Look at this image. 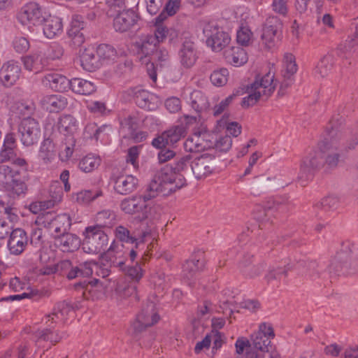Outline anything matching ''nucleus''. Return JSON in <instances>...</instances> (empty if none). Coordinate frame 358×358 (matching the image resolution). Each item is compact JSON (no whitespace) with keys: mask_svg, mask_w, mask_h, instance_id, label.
I'll list each match as a JSON object with an SVG mask.
<instances>
[{"mask_svg":"<svg viewBox=\"0 0 358 358\" xmlns=\"http://www.w3.org/2000/svg\"><path fill=\"white\" fill-rule=\"evenodd\" d=\"M344 122L343 117H333L327 127V136L320 143V149L326 153L324 171L329 172L337 167L341 155L352 150L358 144V134L350 135L341 129Z\"/></svg>","mask_w":358,"mask_h":358,"instance_id":"1","label":"nucleus"},{"mask_svg":"<svg viewBox=\"0 0 358 358\" xmlns=\"http://www.w3.org/2000/svg\"><path fill=\"white\" fill-rule=\"evenodd\" d=\"M190 165V155L180 157L173 164H166L162 167L152 181H156L161 194L169 195L185 185V177H192Z\"/></svg>","mask_w":358,"mask_h":358,"instance_id":"2","label":"nucleus"},{"mask_svg":"<svg viewBox=\"0 0 358 358\" xmlns=\"http://www.w3.org/2000/svg\"><path fill=\"white\" fill-rule=\"evenodd\" d=\"M159 193L161 192L159 186L156 185V181L152 180L143 194H136L124 199L120 203V208L129 215L139 213V218L141 220L158 219L159 206H150L148 201L155 198Z\"/></svg>","mask_w":358,"mask_h":358,"instance_id":"3","label":"nucleus"},{"mask_svg":"<svg viewBox=\"0 0 358 358\" xmlns=\"http://www.w3.org/2000/svg\"><path fill=\"white\" fill-rule=\"evenodd\" d=\"M275 337V333L271 324L262 322L259 326L257 331L251 334L250 339L245 337L238 338L235 343L236 352L238 358H250L249 352L254 355H262L272 349L271 340Z\"/></svg>","mask_w":358,"mask_h":358,"instance_id":"4","label":"nucleus"},{"mask_svg":"<svg viewBox=\"0 0 358 358\" xmlns=\"http://www.w3.org/2000/svg\"><path fill=\"white\" fill-rule=\"evenodd\" d=\"M138 53L141 55V60L147 65V71L150 78L157 80L156 69L159 65L162 67L164 62H166L169 58V52L165 48L159 47L155 42L154 37L149 35L141 37L134 43Z\"/></svg>","mask_w":358,"mask_h":358,"instance_id":"5","label":"nucleus"},{"mask_svg":"<svg viewBox=\"0 0 358 358\" xmlns=\"http://www.w3.org/2000/svg\"><path fill=\"white\" fill-rule=\"evenodd\" d=\"M330 269L338 276H348L358 271V255L353 243L345 241L341 244L330 264Z\"/></svg>","mask_w":358,"mask_h":358,"instance_id":"6","label":"nucleus"},{"mask_svg":"<svg viewBox=\"0 0 358 358\" xmlns=\"http://www.w3.org/2000/svg\"><path fill=\"white\" fill-rule=\"evenodd\" d=\"M83 250L89 254H98L105 250L108 236L103 231V225L96 224L85 228L83 232Z\"/></svg>","mask_w":358,"mask_h":358,"instance_id":"7","label":"nucleus"},{"mask_svg":"<svg viewBox=\"0 0 358 358\" xmlns=\"http://www.w3.org/2000/svg\"><path fill=\"white\" fill-rule=\"evenodd\" d=\"M324 166V159L320 152H313L304 157L300 162L297 180L301 185L311 179Z\"/></svg>","mask_w":358,"mask_h":358,"instance_id":"8","label":"nucleus"},{"mask_svg":"<svg viewBox=\"0 0 358 358\" xmlns=\"http://www.w3.org/2000/svg\"><path fill=\"white\" fill-rule=\"evenodd\" d=\"M203 33L207 38V45L211 47L214 51L219 52L222 50L231 41L228 33L220 29L214 24H206L203 27Z\"/></svg>","mask_w":358,"mask_h":358,"instance_id":"9","label":"nucleus"},{"mask_svg":"<svg viewBox=\"0 0 358 358\" xmlns=\"http://www.w3.org/2000/svg\"><path fill=\"white\" fill-rule=\"evenodd\" d=\"M20 140L25 146L37 143L41 136V130L38 122L34 118H23L18 127Z\"/></svg>","mask_w":358,"mask_h":358,"instance_id":"10","label":"nucleus"},{"mask_svg":"<svg viewBox=\"0 0 358 358\" xmlns=\"http://www.w3.org/2000/svg\"><path fill=\"white\" fill-rule=\"evenodd\" d=\"M159 320V316L156 310L155 305L152 302L148 303L137 315L136 321L133 323V329L135 333L142 332L147 327L156 324Z\"/></svg>","mask_w":358,"mask_h":358,"instance_id":"11","label":"nucleus"},{"mask_svg":"<svg viewBox=\"0 0 358 358\" xmlns=\"http://www.w3.org/2000/svg\"><path fill=\"white\" fill-rule=\"evenodd\" d=\"M282 28V22L277 16H269L266 18L262 29V40L268 48L274 45L275 41L280 38Z\"/></svg>","mask_w":358,"mask_h":358,"instance_id":"12","label":"nucleus"},{"mask_svg":"<svg viewBox=\"0 0 358 358\" xmlns=\"http://www.w3.org/2000/svg\"><path fill=\"white\" fill-rule=\"evenodd\" d=\"M215 164V157L211 154H203L191 161L192 176L201 179L210 174Z\"/></svg>","mask_w":358,"mask_h":358,"instance_id":"13","label":"nucleus"},{"mask_svg":"<svg viewBox=\"0 0 358 358\" xmlns=\"http://www.w3.org/2000/svg\"><path fill=\"white\" fill-rule=\"evenodd\" d=\"M291 204L289 196L282 195L270 199L264 208H259L255 217L259 222L267 221L266 210H273L279 213H286L288 210L287 206Z\"/></svg>","mask_w":358,"mask_h":358,"instance_id":"14","label":"nucleus"},{"mask_svg":"<svg viewBox=\"0 0 358 358\" xmlns=\"http://www.w3.org/2000/svg\"><path fill=\"white\" fill-rule=\"evenodd\" d=\"M17 17L22 24L39 25L44 21L45 17L41 6L35 2H30L22 8Z\"/></svg>","mask_w":358,"mask_h":358,"instance_id":"15","label":"nucleus"},{"mask_svg":"<svg viewBox=\"0 0 358 358\" xmlns=\"http://www.w3.org/2000/svg\"><path fill=\"white\" fill-rule=\"evenodd\" d=\"M0 206L3 208V210L0 212L6 215L5 218L0 219V239H3L10 236L12 231L14 230L13 224L17 222L18 215L16 208L10 206H5L2 201H0Z\"/></svg>","mask_w":358,"mask_h":358,"instance_id":"16","label":"nucleus"},{"mask_svg":"<svg viewBox=\"0 0 358 358\" xmlns=\"http://www.w3.org/2000/svg\"><path fill=\"white\" fill-rule=\"evenodd\" d=\"M101 259L109 263L112 266L117 267L120 270H125L127 255L123 249V245L113 243L110 247L101 254Z\"/></svg>","mask_w":358,"mask_h":358,"instance_id":"17","label":"nucleus"},{"mask_svg":"<svg viewBox=\"0 0 358 358\" xmlns=\"http://www.w3.org/2000/svg\"><path fill=\"white\" fill-rule=\"evenodd\" d=\"M138 15L131 9L122 10L113 19V27L116 31L126 32L130 30L138 21Z\"/></svg>","mask_w":358,"mask_h":358,"instance_id":"18","label":"nucleus"},{"mask_svg":"<svg viewBox=\"0 0 358 358\" xmlns=\"http://www.w3.org/2000/svg\"><path fill=\"white\" fill-rule=\"evenodd\" d=\"M181 64L185 68L192 66L197 59V52L195 43L192 38H185L182 42L178 52Z\"/></svg>","mask_w":358,"mask_h":358,"instance_id":"19","label":"nucleus"},{"mask_svg":"<svg viewBox=\"0 0 358 358\" xmlns=\"http://www.w3.org/2000/svg\"><path fill=\"white\" fill-rule=\"evenodd\" d=\"M55 245L64 252H73L77 250L81 244L80 238L68 231L54 237Z\"/></svg>","mask_w":358,"mask_h":358,"instance_id":"20","label":"nucleus"},{"mask_svg":"<svg viewBox=\"0 0 358 358\" xmlns=\"http://www.w3.org/2000/svg\"><path fill=\"white\" fill-rule=\"evenodd\" d=\"M28 237L24 230L17 228L12 231L8 242V247L11 254L18 255L25 249Z\"/></svg>","mask_w":358,"mask_h":358,"instance_id":"21","label":"nucleus"},{"mask_svg":"<svg viewBox=\"0 0 358 358\" xmlns=\"http://www.w3.org/2000/svg\"><path fill=\"white\" fill-rule=\"evenodd\" d=\"M21 73L20 66L13 61L3 65L0 70V80L6 87H10L19 79Z\"/></svg>","mask_w":358,"mask_h":358,"instance_id":"22","label":"nucleus"},{"mask_svg":"<svg viewBox=\"0 0 358 358\" xmlns=\"http://www.w3.org/2000/svg\"><path fill=\"white\" fill-rule=\"evenodd\" d=\"M41 107L50 113H59L66 108L68 104L67 99L59 94H51L43 96L41 101Z\"/></svg>","mask_w":358,"mask_h":358,"instance_id":"23","label":"nucleus"},{"mask_svg":"<svg viewBox=\"0 0 358 358\" xmlns=\"http://www.w3.org/2000/svg\"><path fill=\"white\" fill-rule=\"evenodd\" d=\"M42 83L45 86L57 92H66L71 87V80L57 73L46 74L42 78Z\"/></svg>","mask_w":358,"mask_h":358,"instance_id":"24","label":"nucleus"},{"mask_svg":"<svg viewBox=\"0 0 358 358\" xmlns=\"http://www.w3.org/2000/svg\"><path fill=\"white\" fill-rule=\"evenodd\" d=\"M24 68L30 71L40 72L46 65L47 59L41 51L22 57Z\"/></svg>","mask_w":358,"mask_h":358,"instance_id":"25","label":"nucleus"},{"mask_svg":"<svg viewBox=\"0 0 358 358\" xmlns=\"http://www.w3.org/2000/svg\"><path fill=\"white\" fill-rule=\"evenodd\" d=\"M276 85V80H274V75L268 72L260 78H256L255 80L251 83V87L261 90L262 95L266 96L267 98L273 92Z\"/></svg>","mask_w":358,"mask_h":358,"instance_id":"26","label":"nucleus"},{"mask_svg":"<svg viewBox=\"0 0 358 358\" xmlns=\"http://www.w3.org/2000/svg\"><path fill=\"white\" fill-rule=\"evenodd\" d=\"M80 64L85 71L92 72L100 68L101 62L93 48H85L80 56Z\"/></svg>","mask_w":358,"mask_h":358,"instance_id":"27","label":"nucleus"},{"mask_svg":"<svg viewBox=\"0 0 358 358\" xmlns=\"http://www.w3.org/2000/svg\"><path fill=\"white\" fill-rule=\"evenodd\" d=\"M138 179L131 175L120 176L115 181V190L123 195H126L134 192L138 185Z\"/></svg>","mask_w":358,"mask_h":358,"instance_id":"28","label":"nucleus"},{"mask_svg":"<svg viewBox=\"0 0 358 358\" xmlns=\"http://www.w3.org/2000/svg\"><path fill=\"white\" fill-rule=\"evenodd\" d=\"M42 24H43V33L48 38H52L62 31V22L58 17L49 15L48 17H44Z\"/></svg>","mask_w":358,"mask_h":358,"instance_id":"29","label":"nucleus"},{"mask_svg":"<svg viewBox=\"0 0 358 358\" xmlns=\"http://www.w3.org/2000/svg\"><path fill=\"white\" fill-rule=\"evenodd\" d=\"M57 127L61 134H71L77 129V121L73 115L64 114L58 118Z\"/></svg>","mask_w":358,"mask_h":358,"instance_id":"30","label":"nucleus"},{"mask_svg":"<svg viewBox=\"0 0 358 358\" xmlns=\"http://www.w3.org/2000/svg\"><path fill=\"white\" fill-rule=\"evenodd\" d=\"M225 57L227 61L235 66H240L248 62V55L245 50L241 47H232L226 50Z\"/></svg>","mask_w":358,"mask_h":358,"instance_id":"31","label":"nucleus"},{"mask_svg":"<svg viewBox=\"0 0 358 358\" xmlns=\"http://www.w3.org/2000/svg\"><path fill=\"white\" fill-rule=\"evenodd\" d=\"M70 89L76 93L87 95L91 94L95 92L96 87L92 82L82 78H75L71 80Z\"/></svg>","mask_w":358,"mask_h":358,"instance_id":"32","label":"nucleus"},{"mask_svg":"<svg viewBox=\"0 0 358 358\" xmlns=\"http://www.w3.org/2000/svg\"><path fill=\"white\" fill-rule=\"evenodd\" d=\"M76 308H78V306L76 304H72L70 301H60L56 304L52 313V316H55L57 319L64 320L71 313H73ZM50 317L51 315L47 316L48 318Z\"/></svg>","mask_w":358,"mask_h":358,"instance_id":"33","label":"nucleus"},{"mask_svg":"<svg viewBox=\"0 0 358 358\" xmlns=\"http://www.w3.org/2000/svg\"><path fill=\"white\" fill-rule=\"evenodd\" d=\"M357 36L349 37L345 41L341 43L336 49V55L343 59H348L355 51V48L358 42Z\"/></svg>","mask_w":358,"mask_h":358,"instance_id":"34","label":"nucleus"},{"mask_svg":"<svg viewBox=\"0 0 358 358\" xmlns=\"http://www.w3.org/2000/svg\"><path fill=\"white\" fill-rule=\"evenodd\" d=\"M169 145H173L187 134L186 127L183 124L173 126L164 131Z\"/></svg>","mask_w":358,"mask_h":358,"instance_id":"35","label":"nucleus"},{"mask_svg":"<svg viewBox=\"0 0 358 358\" xmlns=\"http://www.w3.org/2000/svg\"><path fill=\"white\" fill-rule=\"evenodd\" d=\"M93 273V267L92 262H86L80 264L79 266H73L69 271L66 276L69 280L82 277L87 278Z\"/></svg>","mask_w":358,"mask_h":358,"instance_id":"36","label":"nucleus"},{"mask_svg":"<svg viewBox=\"0 0 358 358\" xmlns=\"http://www.w3.org/2000/svg\"><path fill=\"white\" fill-rule=\"evenodd\" d=\"M191 106L197 112L207 110L210 107L208 98L199 90H195L190 94Z\"/></svg>","mask_w":358,"mask_h":358,"instance_id":"37","label":"nucleus"},{"mask_svg":"<svg viewBox=\"0 0 358 358\" xmlns=\"http://www.w3.org/2000/svg\"><path fill=\"white\" fill-rule=\"evenodd\" d=\"M292 266L287 263L284 267H278L269 270L265 275L267 282L271 285H275L277 281L281 280L287 275V272L292 268Z\"/></svg>","mask_w":358,"mask_h":358,"instance_id":"38","label":"nucleus"},{"mask_svg":"<svg viewBox=\"0 0 358 358\" xmlns=\"http://www.w3.org/2000/svg\"><path fill=\"white\" fill-rule=\"evenodd\" d=\"M71 226V219L66 213L56 215L54 222L52 223V228L56 233L63 234L68 231Z\"/></svg>","mask_w":358,"mask_h":358,"instance_id":"39","label":"nucleus"},{"mask_svg":"<svg viewBox=\"0 0 358 358\" xmlns=\"http://www.w3.org/2000/svg\"><path fill=\"white\" fill-rule=\"evenodd\" d=\"M153 95L145 90H137L134 92L136 103L142 108L152 110L154 104L152 103Z\"/></svg>","mask_w":358,"mask_h":358,"instance_id":"40","label":"nucleus"},{"mask_svg":"<svg viewBox=\"0 0 358 358\" xmlns=\"http://www.w3.org/2000/svg\"><path fill=\"white\" fill-rule=\"evenodd\" d=\"M36 106L32 101H19L13 106V111L19 117H30L35 112Z\"/></svg>","mask_w":358,"mask_h":358,"instance_id":"41","label":"nucleus"},{"mask_svg":"<svg viewBox=\"0 0 358 358\" xmlns=\"http://www.w3.org/2000/svg\"><path fill=\"white\" fill-rule=\"evenodd\" d=\"M334 64V57L331 55H326L318 62L315 68V72L321 77H325L332 69Z\"/></svg>","mask_w":358,"mask_h":358,"instance_id":"42","label":"nucleus"},{"mask_svg":"<svg viewBox=\"0 0 358 358\" xmlns=\"http://www.w3.org/2000/svg\"><path fill=\"white\" fill-rule=\"evenodd\" d=\"M203 263L199 259H192L183 264V275L187 279L192 278L196 273L202 269Z\"/></svg>","mask_w":358,"mask_h":358,"instance_id":"43","label":"nucleus"},{"mask_svg":"<svg viewBox=\"0 0 358 358\" xmlns=\"http://www.w3.org/2000/svg\"><path fill=\"white\" fill-rule=\"evenodd\" d=\"M296 71L297 65L296 64L295 57L291 53L285 54L284 69L282 70V76L294 78V76Z\"/></svg>","mask_w":358,"mask_h":358,"instance_id":"44","label":"nucleus"},{"mask_svg":"<svg viewBox=\"0 0 358 358\" xmlns=\"http://www.w3.org/2000/svg\"><path fill=\"white\" fill-rule=\"evenodd\" d=\"M101 164V159L92 155L83 157L79 162V168L85 173H89L97 169Z\"/></svg>","mask_w":358,"mask_h":358,"instance_id":"45","label":"nucleus"},{"mask_svg":"<svg viewBox=\"0 0 358 358\" xmlns=\"http://www.w3.org/2000/svg\"><path fill=\"white\" fill-rule=\"evenodd\" d=\"M245 92L248 95L244 97L241 101V106L243 108H249L255 105L262 95L261 90L256 88H252L251 84L247 85Z\"/></svg>","mask_w":358,"mask_h":358,"instance_id":"46","label":"nucleus"},{"mask_svg":"<svg viewBox=\"0 0 358 358\" xmlns=\"http://www.w3.org/2000/svg\"><path fill=\"white\" fill-rule=\"evenodd\" d=\"M95 51L101 64L105 61L113 59L116 57V50L108 44L99 45Z\"/></svg>","mask_w":358,"mask_h":358,"instance_id":"47","label":"nucleus"},{"mask_svg":"<svg viewBox=\"0 0 358 358\" xmlns=\"http://www.w3.org/2000/svg\"><path fill=\"white\" fill-rule=\"evenodd\" d=\"M49 192L52 199L44 202V204L42 206L47 208H50L55 206L56 203L59 202L62 200L63 195L62 187L58 182L50 186Z\"/></svg>","mask_w":358,"mask_h":358,"instance_id":"48","label":"nucleus"},{"mask_svg":"<svg viewBox=\"0 0 358 358\" xmlns=\"http://www.w3.org/2000/svg\"><path fill=\"white\" fill-rule=\"evenodd\" d=\"M229 71L225 68L215 70L210 75V79L213 85L217 87L224 86L228 80Z\"/></svg>","mask_w":358,"mask_h":358,"instance_id":"49","label":"nucleus"},{"mask_svg":"<svg viewBox=\"0 0 358 358\" xmlns=\"http://www.w3.org/2000/svg\"><path fill=\"white\" fill-rule=\"evenodd\" d=\"M340 199L336 195H329L324 197L319 203L315 205L317 208H321L325 211L333 210L336 209L339 203Z\"/></svg>","mask_w":358,"mask_h":358,"instance_id":"50","label":"nucleus"},{"mask_svg":"<svg viewBox=\"0 0 358 358\" xmlns=\"http://www.w3.org/2000/svg\"><path fill=\"white\" fill-rule=\"evenodd\" d=\"M102 196V191L101 189L92 190H83L77 193L76 200L80 203H88L95 199Z\"/></svg>","mask_w":358,"mask_h":358,"instance_id":"51","label":"nucleus"},{"mask_svg":"<svg viewBox=\"0 0 358 358\" xmlns=\"http://www.w3.org/2000/svg\"><path fill=\"white\" fill-rule=\"evenodd\" d=\"M266 264L264 262H258L253 264L249 268H246L243 270V275L245 278L253 279L262 275V273L266 270Z\"/></svg>","mask_w":358,"mask_h":358,"instance_id":"52","label":"nucleus"},{"mask_svg":"<svg viewBox=\"0 0 358 358\" xmlns=\"http://www.w3.org/2000/svg\"><path fill=\"white\" fill-rule=\"evenodd\" d=\"M92 266L93 267V272H95L96 275L103 278L109 276L112 266L101 258L100 262H92Z\"/></svg>","mask_w":358,"mask_h":358,"instance_id":"53","label":"nucleus"},{"mask_svg":"<svg viewBox=\"0 0 358 358\" xmlns=\"http://www.w3.org/2000/svg\"><path fill=\"white\" fill-rule=\"evenodd\" d=\"M55 144L50 138L43 140L40 148V155L43 159H49L55 156Z\"/></svg>","mask_w":358,"mask_h":358,"instance_id":"54","label":"nucleus"},{"mask_svg":"<svg viewBox=\"0 0 358 358\" xmlns=\"http://www.w3.org/2000/svg\"><path fill=\"white\" fill-rule=\"evenodd\" d=\"M115 234L117 238L120 239L122 242L134 243L138 240V238L135 234H131L130 231L127 228L122 225L116 227Z\"/></svg>","mask_w":358,"mask_h":358,"instance_id":"55","label":"nucleus"},{"mask_svg":"<svg viewBox=\"0 0 358 358\" xmlns=\"http://www.w3.org/2000/svg\"><path fill=\"white\" fill-rule=\"evenodd\" d=\"M121 271L135 282H138L143 275V269L138 262H136L135 266H132L125 265V270Z\"/></svg>","mask_w":358,"mask_h":358,"instance_id":"56","label":"nucleus"},{"mask_svg":"<svg viewBox=\"0 0 358 358\" xmlns=\"http://www.w3.org/2000/svg\"><path fill=\"white\" fill-rule=\"evenodd\" d=\"M200 133L194 134L192 137H189L184 143V148L189 152H199L200 150Z\"/></svg>","mask_w":358,"mask_h":358,"instance_id":"57","label":"nucleus"},{"mask_svg":"<svg viewBox=\"0 0 358 358\" xmlns=\"http://www.w3.org/2000/svg\"><path fill=\"white\" fill-rule=\"evenodd\" d=\"M232 145V139L229 135L220 137L215 141V148L216 152H227L230 150Z\"/></svg>","mask_w":358,"mask_h":358,"instance_id":"58","label":"nucleus"},{"mask_svg":"<svg viewBox=\"0 0 358 358\" xmlns=\"http://www.w3.org/2000/svg\"><path fill=\"white\" fill-rule=\"evenodd\" d=\"M68 35L75 46H80L85 41V36L83 29L71 27L68 31Z\"/></svg>","mask_w":358,"mask_h":358,"instance_id":"59","label":"nucleus"},{"mask_svg":"<svg viewBox=\"0 0 358 358\" xmlns=\"http://www.w3.org/2000/svg\"><path fill=\"white\" fill-rule=\"evenodd\" d=\"M275 182V177H257L255 184L254 185L255 190H257L258 188L266 189L272 188L277 186Z\"/></svg>","mask_w":358,"mask_h":358,"instance_id":"60","label":"nucleus"},{"mask_svg":"<svg viewBox=\"0 0 358 358\" xmlns=\"http://www.w3.org/2000/svg\"><path fill=\"white\" fill-rule=\"evenodd\" d=\"M106 3L109 7L108 13L110 16L115 13H119L124 9L125 2L124 0H106Z\"/></svg>","mask_w":358,"mask_h":358,"instance_id":"61","label":"nucleus"},{"mask_svg":"<svg viewBox=\"0 0 358 358\" xmlns=\"http://www.w3.org/2000/svg\"><path fill=\"white\" fill-rule=\"evenodd\" d=\"M56 215L50 211L41 213L38 217L36 222L45 227L52 228V223L54 222Z\"/></svg>","mask_w":358,"mask_h":358,"instance_id":"62","label":"nucleus"},{"mask_svg":"<svg viewBox=\"0 0 358 358\" xmlns=\"http://www.w3.org/2000/svg\"><path fill=\"white\" fill-rule=\"evenodd\" d=\"M13 45L16 52H25L29 48V42L25 37L17 36L13 40Z\"/></svg>","mask_w":358,"mask_h":358,"instance_id":"63","label":"nucleus"},{"mask_svg":"<svg viewBox=\"0 0 358 358\" xmlns=\"http://www.w3.org/2000/svg\"><path fill=\"white\" fill-rule=\"evenodd\" d=\"M251 36L252 32L249 29L242 27L237 32V42L241 45L247 46L249 45Z\"/></svg>","mask_w":358,"mask_h":358,"instance_id":"64","label":"nucleus"}]
</instances>
